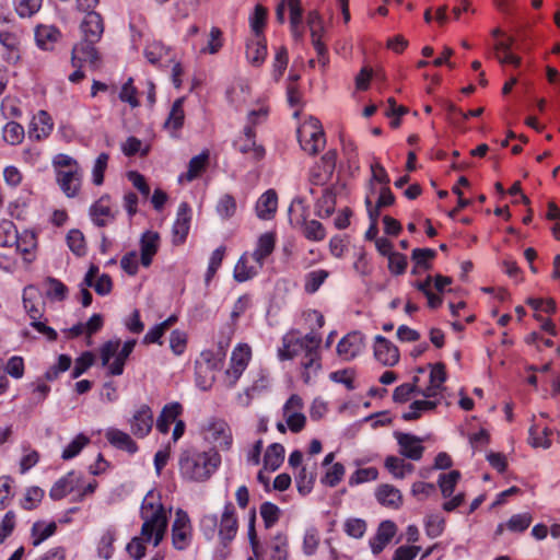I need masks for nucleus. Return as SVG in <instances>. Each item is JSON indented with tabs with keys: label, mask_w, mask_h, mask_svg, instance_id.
I'll list each match as a JSON object with an SVG mask.
<instances>
[{
	"label": "nucleus",
	"mask_w": 560,
	"mask_h": 560,
	"mask_svg": "<svg viewBox=\"0 0 560 560\" xmlns=\"http://www.w3.org/2000/svg\"><path fill=\"white\" fill-rule=\"evenodd\" d=\"M320 343L322 337L318 334L310 332L300 337L291 331L283 336L278 357L281 361L300 358L301 375L304 383L308 384L322 369Z\"/></svg>",
	"instance_id": "obj_1"
},
{
	"label": "nucleus",
	"mask_w": 560,
	"mask_h": 560,
	"mask_svg": "<svg viewBox=\"0 0 560 560\" xmlns=\"http://www.w3.org/2000/svg\"><path fill=\"white\" fill-rule=\"evenodd\" d=\"M221 465L218 450L200 451L187 447L179 453L178 471L186 482L202 483L208 481Z\"/></svg>",
	"instance_id": "obj_2"
},
{
	"label": "nucleus",
	"mask_w": 560,
	"mask_h": 560,
	"mask_svg": "<svg viewBox=\"0 0 560 560\" xmlns=\"http://www.w3.org/2000/svg\"><path fill=\"white\" fill-rule=\"evenodd\" d=\"M140 517L143 523L141 535L154 547L163 540L167 529V514L162 504L161 497L154 491H149L143 498L140 509Z\"/></svg>",
	"instance_id": "obj_3"
},
{
	"label": "nucleus",
	"mask_w": 560,
	"mask_h": 560,
	"mask_svg": "<svg viewBox=\"0 0 560 560\" xmlns=\"http://www.w3.org/2000/svg\"><path fill=\"white\" fill-rule=\"evenodd\" d=\"M298 139L301 148L308 154H317L324 149L326 139L319 119L307 118L298 129Z\"/></svg>",
	"instance_id": "obj_4"
},
{
	"label": "nucleus",
	"mask_w": 560,
	"mask_h": 560,
	"mask_svg": "<svg viewBox=\"0 0 560 560\" xmlns=\"http://www.w3.org/2000/svg\"><path fill=\"white\" fill-rule=\"evenodd\" d=\"M201 433L205 441L211 443L214 450L220 448L229 451L232 446V431L228 422L223 419H208L201 428Z\"/></svg>",
	"instance_id": "obj_5"
},
{
	"label": "nucleus",
	"mask_w": 560,
	"mask_h": 560,
	"mask_svg": "<svg viewBox=\"0 0 560 560\" xmlns=\"http://www.w3.org/2000/svg\"><path fill=\"white\" fill-rule=\"evenodd\" d=\"M120 340H109L100 348L102 366L107 369V374L118 376L124 373L126 361L129 357L118 351Z\"/></svg>",
	"instance_id": "obj_6"
},
{
	"label": "nucleus",
	"mask_w": 560,
	"mask_h": 560,
	"mask_svg": "<svg viewBox=\"0 0 560 560\" xmlns=\"http://www.w3.org/2000/svg\"><path fill=\"white\" fill-rule=\"evenodd\" d=\"M172 545L176 550H186L192 541V526L186 511L178 509L172 524Z\"/></svg>",
	"instance_id": "obj_7"
},
{
	"label": "nucleus",
	"mask_w": 560,
	"mask_h": 560,
	"mask_svg": "<svg viewBox=\"0 0 560 560\" xmlns=\"http://www.w3.org/2000/svg\"><path fill=\"white\" fill-rule=\"evenodd\" d=\"M252 357L250 347L247 345H238L232 352L231 365L225 372V383L229 388H232L245 369Z\"/></svg>",
	"instance_id": "obj_8"
},
{
	"label": "nucleus",
	"mask_w": 560,
	"mask_h": 560,
	"mask_svg": "<svg viewBox=\"0 0 560 560\" xmlns=\"http://www.w3.org/2000/svg\"><path fill=\"white\" fill-rule=\"evenodd\" d=\"M97 42L82 39L72 48L71 63L73 67H82L88 63L91 69L96 70L101 66V57L95 48Z\"/></svg>",
	"instance_id": "obj_9"
},
{
	"label": "nucleus",
	"mask_w": 560,
	"mask_h": 560,
	"mask_svg": "<svg viewBox=\"0 0 560 560\" xmlns=\"http://www.w3.org/2000/svg\"><path fill=\"white\" fill-rule=\"evenodd\" d=\"M394 435L399 446V454L402 457L416 462L422 458L424 446L421 438L404 432H395Z\"/></svg>",
	"instance_id": "obj_10"
},
{
	"label": "nucleus",
	"mask_w": 560,
	"mask_h": 560,
	"mask_svg": "<svg viewBox=\"0 0 560 560\" xmlns=\"http://www.w3.org/2000/svg\"><path fill=\"white\" fill-rule=\"evenodd\" d=\"M89 214L96 226L104 228L115 221L117 210L113 209L110 197L104 195L90 207Z\"/></svg>",
	"instance_id": "obj_11"
},
{
	"label": "nucleus",
	"mask_w": 560,
	"mask_h": 560,
	"mask_svg": "<svg viewBox=\"0 0 560 560\" xmlns=\"http://www.w3.org/2000/svg\"><path fill=\"white\" fill-rule=\"evenodd\" d=\"M191 209L187 202L178 206L176 219L172 226V243L174 245L183 244L190 229Z\"/></svg>",
	"instance_id": "obj_12"
},
{
	"label": "nucleus",
	"mask_w": 560,
	"mask_h": 560,
	"mask_svg": "<svg viewBox=\"0 0 560 560\" xmlns=\"http://www.w3.org/2000/svg\"><path fill=\"white\" fill-rule=\"evenodd\" d=\"M364 348V336L360 331H352L340 339L337 345V353L345 361H351L359 355Z\"/></svg>",
	"instance_id": "obj_13"
},
{
	"label": "nucleus",
	"mask_w": 560,
	"mask_h": 560,
	"mask_svg": "<svg viewBox=\"0 0 560 560\" xmlns=\"http://www.w3.org/2000/svg\"><path fill=\"white\" fill-rule=\"evenodd\" d=\"M374 357L384 366H394L399 361V350L392 341L377 335L374 338Z\"/></svg>",
	"instance_id": "obj_14"
},
{
	"label": "nucleus",
	"mask_w": 560,
	"mask_h": 560,
	"mask_svg": "<svg viewBox=\"0 0 560 560\" xmlns=\"http://www.w3.org/2000/svg\"><path fill=\"white\" fill-rule=\"evenodd\" d=\"M238 528L237 517L235 515L234 505L229 502L224 506V511L221 515L220 524H219V537L223 545L229 544L236 536Z\"/></svg>",
	"instance_id": "obj_15"
},
{
	"label": "nucleus",
	"mask_w": 560,
	"mask_h": 560,
	"mask_svg": "<svg viewBox=\"0 0 560 560\" xmlns=\"http://www.w3.org/2000/svg\"><path fill=\"white\" fill-rule=\"evenodd\" d=\"M130 431L137 438L147 436L153 425V412L148 405H142L129 420Z\"/></svg>",
	"instance_id": "obj_16"
},
{
	"label": "nucleus",
	"mask_w": 560,
	"mask_h": 560,
	"mask_svg": "<svg viewBox=\"0 0 560 560\" xmlns=\"http://www.w3.org/2000/svg\"><path fill=\"white\" fill-rule=\"evenodd\" d=\"M235 148L243 154L248 155L250 159L258 161L265 155V149L256 144L255 132L252 126L244 128V133L235 142Z\"/></svg>",
	"instance_id": "obj_17"
},
{
	"label": "nucleus",
	"mask_w": 560,
	"mask_h": 560,
	"mask_svg": "<svg viewBox=\"0 0 560 560\" xmlns=\"http://www.w3.org/2000/svg\"><path fill=\"white\" fill-rule=\"evenodd\" d=\"M82 476L75 471H70L66 476L58 479L49 491L52 500H60L67 494L80 489Z\"/></svg>",
	"instance_id": "obj_18"
},
{
	"label": "nucleus",
	"mask_w": 560,
	"mask_h": 560,
	"mask_svg": "<svg viewBox=\"0 0 560 560\" xmlns=\"http://www.w3.org/2000/svg\"><path fill=\"white\" fill-rule=\"evenodd\" d=\"M13 245L25 262L30 264L35 260L37 235L34 231L24 230L22 233H18V241Z\"/></svg>",
	"instance_id": "obj_19"
},
{
	"label": "nucleus",
	"mask_w": 560,
	"mask_h": 560,
	"mask_svg": "<svg viewBox=\"0 0 560 560\" xmlns=\"http://www.w3.org/2000/svg\"><path fill=\"white\" fill-rule=\"evenodd\" d=\"M335 159L334 152H327L322 156L320 163L310 172V180L313 185H324L329 180L335 170Z\"/></svg>",
	"instance_id": "obj_20"
},
{
	"label": "nucleus",
	"mask_w": 560,
	"mask_h": 560,
	"mask_svg": "<svg viewBox=\"0 0 560 560\" xmlns=\"http://www.w3.org/2000/svg\"><path fill=\"white\" fill-rule=\"evenodd\" d=\"M82 39L100 42L104 33V22L100 13L90 11L81 23Z\"/></svg>",
	"instance_id": "obj_21"
},
{
	"label": "nucleus",
	"mask_w": 560,
	"mask_h": 560,
	"mask_svg": "<svg viewBox=\"0 0 560 560\" xmlns=\"http://www.w3.org/2000/svg\"><path fill=\"white\" fill-rule=\"evenodd\" d=\"M225 352L224 347L220 343L219 351L205 350L200 353L199 359L196 360V370L198 373H212L222 366Z\"/></svg>",
	"instance_id": "obj_22"
},
{
	"label": "nucleus",
	"mask_w": 560,
	"mask_h": 560,
	"mask_svg": "<svg viewBox=\"0 0 560 560\" xmlns=\"http://www.w3.org/2000/svg\"><path fill=\"white\" fill-rule=\"evenodd\" d=\"M56 178L63 194L67 197H74L81 186L82 171L81 168L72 171L60 170L57 171Z\"/></svg>",
	"instance_id": "obj_23"
},
{
	"label": "nucleus",
	"mask_w": 560,
	"mask_h": 560,
	"mask_svg": "<svg viewBox=\"0 0 560 560\" xmlns=\"http://www.w3.org/2000/svg\"><path fill=\"white\" fill-rule=\"evenodd\" d=\"M51 117L45 110H39L32 119L28 128V138L40 141L46 139L52 131Z\"/></svg>",
	"instance_id": "obj_24"
},
{
	"label": "nucleus",
	"mask_w": 560,
	"mask_h": 560,
	"mask_svg": "<svg viewBox=\"0 0 560 560\" xmlns=\"http://www.w3.org/2000/svg\"><path fill=\"white\" fill-rule=\"evenodd\" d=\"M397 527L392 521H383L377 528V532L370 540V547L374 555H378L389 544L396 535Z\"/></svg>",
	"instance_id": "obj_25"
},
{
	"label": "nucleus",
	"mask_w": 560,
	"mask_h": 560,
	"mask_svg": "<svg viewBox=\"0 0 560 560\" xmlns=\"http://www.w3.org/2000/svg\"><path fill=\"white\" fill-rule=\"evenodd\" d=\"M23 305L31 322H35L43 317L45 304L39 300L38 291L35 287L28 285L23 290Z\"/></svg>",
	"instance_id": "obj_26"
},
{
	"label": "nucleus",
	"mask_w": 560,
	"mask_h": 560,
	"mask_svg": "<svg viewBox=\"0 0 560 560\" xmlns=\"http://www.w3.org/2000/svg\"><path fill=\"white\" fill-rule=\"evenodd\" d=\"M160 246V235L154 231H145L140 238V260L142 266L149 267Z\"/></svg>",
	"instance_id": "obj_27"
},
{
	"label": "nucleus",
	"mask_w": 560,
	"mask_h": 560,
	"mask_svg": "<svg viewBox=\"0 0 560 560\" xmlns=\"http://www.w3.org/2000/svg\"><path fill=\"white\" fill-rule=\"evenodd\" d=\"M375 498L381 505L389 509L397 510L402 505V494L393 485H380L375 490Z\"/></svg>",
	"instance_id": "obj_28"
},
{
	"label": "nucleus",
	"mask_w": 560,
	"mask_h": 560,
	"mask_svg": "<svg viewBox=\"0 0 560 560\" xmlns=\"http://www.w3.org/2000/svg\"><path fill=\"white\" fill-rule=\"evenodd\" d=\"M278 208V196L273 189L265 191L256 202V214L261 220H271Z\"/></svg>",
	"instance_id": "obj_29"
},
{
	"label": "nucleus",
	"mask_w": 560,
	"mask_h": 560,
	"mask_svg": "<svg viewBox=\"0 0 560 560\" xmlns=\"http://www.w3.org/2000/svg\"><path fill=\"white\" fill-rule=\"evenodd\" d=\"M0 44L7 50L4 59L8 62L15 63L20 60V46L21 40L16 32L2 31L0 32Z\"/></svg>",
	"instance_id": "obj_30"
},
{
	"label": "nucleus",
	"mask_w": 560,
	"mask_h": 560,
	"mask_svg": "<svg viewBox=\"0 0 560 560\" xmlns=\"http://www.w3.org/2000/svg\"><path fill=\"white\" fill-rule=\"evenodd\" d=\"M105 438L110 445L118 450L135 454L138 451L137 443L130 438V435L121 430L109 428L105 432Z\"/></svg>",
	"instance_id": "obj_31"
},
{
	"label": "nucleus",
	"mask_w": 560,
	"mask_h": 560,
	"mask_svg": "<svg viewBox=\"0 0 560 560\" xmlns=\"http://www.w3.org/2000/svg\"><path fill=\"white\" fill-rule=\"evenodd\" d=\"M252 255L244 253L234 267V279L237 282H245L254 278L262 268L258 262L249 264Z\"/></svg>",
	"instance_id": "obj_32"
},
{
	"label": "nucleus",
	"mask_w": 560,
	"mask_h": 560,
	"mask_svg": "<svg viewBox=\"0 0 560 560\" xmlns=\"http://www.w3.org/2000/svg\"><path fill=\"white\" fill-rule=\"evenodd\" d=\"M60 32L52 25H39L35 30V40L43 50H52L60 38Z\"/></svg>",
	"instance_id": "obj_33"
},
{
	"label": "nucleus",
	"mask_w": 560,
	"mask_h": 560,
	"mask_svg": "<svg viewBox=\"0 0 560 560\" xmlns=\"http://www.w3.org/2000/svg\"><path fill=\"white\" fill-rule=\"evenodd\" d=\"M276 236L271 232L264 233L257 241L256 248L252 254V258L255 262H258L261 267L265 264V259L271 255L275 249Z\"/></svg>",
	"instance_id": "obj_34"
},
{
	"label": "nucleus",
	"mask_w": 560,
	"mask_h": 560,
	"mask_svg": "<svg viewBox=\"0 0 560 560\" xmlns=\"http://www.w3.org/2000/svg\"><path fill=\"white\" fill-rule=\"evenodd\" d=\"M267 56V46L264 37H255L247 42L246 58L250 65L260 67Z\"/></svg>",
	"instance_id": "obj_35"
},
{
	"label": "nucleus",
	"mask_w": 560,
	"mask_h": 560,
	"mask_svg": "<svg viewBox=\"0 0 560 560\" xmlns=\"http://www.w3.org/2000/svg\"><path fill=\"white\" fill-rule=\"evenodd\" d=\"M182 405L179 402H171L163 407L161 415L156 420V429L163 434L170 431L171 424L182 413Z\"/></svg>",
	"instance_id": "obj_36"
},
{
	"label": "nucleus",
	"mask_w": 560,
	"mask_h": 560,
	"mask_svg": "<svg viewBox=\"0 0 560 560\" xmlns=\"http://www.w3.org/2000/svg\"><path fill=\"white\" fill-rule=\"evenodd\" d=\"M209 161V152L202 151L200 154L194 156L188 163V170L185 174L178 177L179 182H192L196 179L206 168Z\"/></svg>",
	"instance_id": "obj_37"
},
{
	"label": "nucleus",
	"mask_w": 560,
	"mask_h": 560,
	"mask_svg": "<svg viewBox=\"0 0 560 560\" xmlns=\"http://www.w3.org/2000/svg\"><path fill=\"white\" fill-rule=\"evenodd\" d=\"M284 459V447L279 443H273L267 447L264 456V465L266 469L277 470Z\"/></svg>",
	"instance_id": "obj_38"
},
{
	"label": "nucleus",
	"mask_w": 560,
	"mask_h": 560,
	"mask_svg": "<svg viewBox=\"0 0 560 560\" xmlns=\"http://www.w3.org/2000/svg\"><path fill=\"white\" fill-rule=\"evenodd\" d=\"M144 56L147 60L154 65H161L164 60H171L168 48L160 42H153L144 48Z\"/></svg>",
	"instance_id": "obj_39"
},
{
	"label": "nucleus",
	"mask_w": 560,
	"mask_h": 560,
	"mask_svg": "<svg viewBox=\"0 0 560 560\" xmlns=\"http://www.w3.org/2000/svg\"><path fill=\"white\" fill-rule=\"evenodd\" d=\"M459 479L460 472L458 470H451L439 476L438 486L443 498L447 499L453 495Z\"/></svg>",
	"instance_id": "obj_40"
},
{
	"label": "nucleus",
	"mask_w": 560,
	"mask_h": 560,
	"mask_svg": "<svg viewBox=\"0 0 560 560\" xmlns=\"http://www.w3.org/2000/svg\"><path fill=\"white\" fill-rule=\"evenodd\" d=\"M551 434L552 431L549 428H541L539 424H533L529 429V443L534 447L548 448L551 445Z\"/></svg>",
	"instance_id": "obj_41"
},
{
	"label": "nucleus",
	"mask_w": 560,
	"mask_h": 560,
	"mask_svg": "<svg viewBox=\"0 0 560 560\" xmlns=\"http://www.w3.org/2000/svg\"><path fill=\"white\" fill-rule=\"evenodd\" d=\"M184 101V97H179L173 103L168 117L165 121L166 128L178 130L183 127L185 119Z\"/></svg>",
	"instance_id": "obj_42"
},
{
	"label": "nucleus",
	"mask_w": 560,
	"mask_h": 560,
	"mask_svg": "<svg viewBox=\"0 0 560 560\" xmlns=\"http://www.w3.org/2000/svg\"><path fill=\"white\" fill-rule=\"evenodd\" d=\"M436 256V252L431 248H415L411 254V259L415 262L413 273L418 272V269L428 270L431 268V260Z\"/></svg>",
	"instance_id": "obj_43"
},
{
	"label": "nucleus",
	"mask_w": 560,
	"mask_h": 560,
	"mask_svg": "<svg viewBox=\"0 0 560 560\" xmlns=\"http://www.w3.org/2000/svg\"><path fill=\"white\" fill-rule=\"evenodd\" d=\"M57 530L55 522L45 524L44 522H35L32 526L33 546H39L44 540L52 536Z\"/></svg>",
	"instance_id": "obj_44"
},
{
	"label": "nucleus",
	"mask_w": 560,
	"mask_h": 560,
	"mask_svg": "<svg viewBox=\"0 0 560 560\" xmlns=\"http://www.w3.org/2000/svg\"><path fill=\"white\" fill-rule=\"evenodd\" d=\"M438 404L434 400H415L409 406V410L402 415V419L406 421L417 420L423 412L435 409Z\"/></svg>",
	"instance_id": "obj_45"
},
{
	"label": "nucleus",
	"mask_w": 560,
	"mask_h": 560,
	"mask_svg": "<svg viewBox=\"0 0 560 560\" xmlns=\"http://www.w3.org/2000/svg\"><path fill=\"white\" fill-rule=\"evenodd\" d=\"M3 140L11 144L15 145L23 141L25 132L22 125L15 122V121H9L3 127L2 130Z\"/></svg>",
	"instance_id": "obj_46"
},
{
	"label": "nucleus",
	"mask_w": 560,
	"mask_h": 560,
	"mask_svg": "<svg viewBox=\"0 0 560 560\" xmlns=\"http://www.w3.org/2000/svg\"><path fill=\"white\" fill-rule=\"evenodd\" d=\"M336 197L331 191L326 190L316 203V215L328 218L335 211Z\"/></svg>",
	"instance_id": "obj_47"
},
{
	"label": "nucleus",
	"mask_w": 560,
	"mask_h": 560,
	"mask_svg": "<svg viewBox=\"0 0 560 560\" xmlns=\"http://www.w3.org/2000/svg\"><path fill=\"white\" fill-rule=\"evenodd\" d=\"M116 539V532L113 528H108L102 535L98 546L97 552L98 556L108 560L114 553V541Z\"/></svg>",
	"instance_id": "obj_48"
},
{
	"label": "nucleus",
	"mask_w": 560,
	"mask_h": 560,
	"mask_svg": "<svg viewBox=\"0 0 560 560\" xmlns=\"http://www.w3.org/2000/svg\"><path fill=\"white\" fill-rule=\"evenodd\" d=\"M18 241V230L12 221H0V246L11 247Z\"/></svg>",
	"instance_id": "obj_49"
},
{
	"label": "nucleus",
	"mask_w": 560,
	"mask_h": 560,
	"mask_svg": "<svg viewBox=\"0 0 560 560\" xmlns=\"http://www.w3.org/2000/svg\"><path fill=\"white\" fill-rule=\"evenodd\" d=\"M328 271L318 269L305 276L304 289L307 293H315L328 277Z\"/></svg>",
	"instance_id": "obj_50"
},
{
	"label": "nucleus",
	"mask_w": 560,
	"mask_h": 560,
	"mask_svg": "<svg viewBox=\"0 0 560 560\" xmlns=\"http://www.w3.org/2000/svg\"><path fill=\"white\" fill-rule=\"evenodd\" d=\"M303 234L310 241L319 242L325 238L326 231L319 221L310 220L303 223Z\"/></svg>",
	"instance_id": "obj_51"
},
{
	"label": "nucleus",
	"mask_w": 560,
	"mask_h": 560,
	"mask_svg": "<svg viewBox=\"0 0 560 560\" xmlns=\"http://www.w3.org/2000/svg\"><path fill=\"white\" fill-rule=\"evenodd\" d=\"M67 244L77 256H83L86 252L84 235L79 230H71L67 235Z\"/></svg>",
	"instance_id": "obj_52"
},
{
	"label": "nucleus",
	"mask_w": 560,
	"mask_h": 560,
	"mask_svg": "<svg viewBox=\"0 0 560 560\" xmlns=\"http://www.w3.org/2000/svg\"><path fill=\"white\" fill-rule=\"evenodd\" d=\"M217 212L224 220L232 218L236 212L234 197L229 194L223 195L217 203Z\"/></svg>",
	"instance_id": "obj_53"
},
{
	"label": "nucleus",
	"mask_w": 560,
	"mask_h": 560,
	"mask_svg": "<svg viewBox=\"0 0 560 560\" xmlns=\"http://www.w3.org/2000/svg\"><path fill=\"white\" fill-rule=\"evenodd\" d=\"M260 515L265 527L270 528L279 521L280 509L271 502H264L260 505Z\"/></svg>",
	"instance_id": "obj_54"
},
{
	"label": "nucleus",
	"mask_w": 560,
	"mask_h": 560,
	"mask_svg": "<svg viewBox=\"0 0 560 560\" xmlns=\"http://www.w3.org/2000/svg\"><path fill=\"white\" fill-rule=\"evenodd\" d=\"M424 525L427 535L436 538L445 528V520L439 514H431L427 516Z\"/></svg>",
	"instance_id": "obj_55"
},
{
	"label": "nucleus",
	"mask_w": 560,
	"mask_h": 560,
	"mask_svg": "<svg viewBox=\"0 0 560 560\" xmlns=\"http://www.w3.org/2000/svg\"><path fill=\"white\" fill-rule=\"evenodd\" d=\"M346 534L352 538H362L366 532V522L362 518L351 517L343 524Z\"/></svg>",
	"instance_id": "obj_56"
},
{
	"label": "nucleus",
	"mask_w": 560,
	"mask_h": 560,
	"mask_svg": "<svg viewBox=\"0 0 560 560\" xmlns=\"http://www.w3.org/2000/svg\"><path fill=\"white\" fill-rule=\"evenodd\" d=\"M16 13L21 18H30L42 7V0H14Z\"/></svg>",
	"instance_id": "obj_57"
},
{
	"label": "nucleus",
	"mask_w": 560,
	"mask_h": 560,
	"mask_svg": "<svg viewBox=\"0 0 560 560\" xmlns=\"http://www.w3.org/2000/svg\"><path fill=\"white\" fill-rule=\"evenodd\" d=\"M94 363V354L90 351L83 352L79 358L74 361V366L71 372L72 378H78L81 376L86 370H89Z\"/></svg>",
	"instance_id": "obj_58"
},
{
	"label": "nucleus",
	"mask_w": 560,
	"mask_h": 560,
	"mask_svg": "<svg viewBox=\"0 0 560 560\" xmlns=\"http://www.w3.org/2000/svg\"><path fill=\"white\" fill-rule=\"evenodd\" d=\"M319 534L314 527L306 529L303 538V552L306 556H313L319 546Z\"/></svg>",
	"instance_id": "obj_59"
},
{
	"label": "nucleus",
	"mask_w": 560,
	"mask_h": 560,
	"mask_svg": "<svg viewBox=\"0 0 560 560\" xmlns=\"http://www.w3.org/2000/svg\"><path fill=\"white\" fill-rule=\"evenodd\" d=\"M46 287H47L46 294L48 298L55 299L58 301H62L66 299V295L68 292L67 287L58 279H55L51 277L47 278Z\"/></svg>",
	"instance_id": "obj_60"
},
{
	"label": "nucleus",
	"mask_w": 560,
	"mask_h": 560,
	"mask_svg": "<svg viewBox=\"0 0 560 560\" xmlns=\"http://www.w3.org/2000/svg\"><path fill=\"white\" fill-rule=\"evenodd\" d=\"M267 11L261 5H256L253 16L250 18V27L255 37H264L262 31L266 24Z\"/></svg>",
	"instance_id": "obj_61"
},
{
	"label": "nucleus",
	"mask_w": 560,
	"mask_h": 560,
	"mask_svg": "<svg viewBox=\"0 0 560 560\" xmlns=\"http://www.w3.org/2000/svg\"><path fill=\"white\" fill-rule=\"evenodd\" d=\"M532 521L533 517L529 513L515 514L508 521L506 527L511 532L521 533L529 527Z\"/></svg>",
	"instance_id": "obj_62"
},
{
	"label": "nucleus",
	"mask_w": 560,
	"mask_h": 560,
	"mask_svg": "<svg viewBox=\"0 0 560 560\" xmlns=\"http://www.w3.org/2000/svg\"><path fill=\"white\" fill-rule=\"evenodd\" d=\"M271 560H288V538L278 534L273 538Z\"/></svg>",
	"instance_id": "obj_63"
},
{
	"label": "nucleus",
	"mask_w": 560,
	"mask_h": 560,
	"mask_svg": "<svg viewBox=\"0 0 560 560\" xmlns=\"http://www.w3.org/2000/svg\"><path fill=\"white\" fill-rule=\"evenodd\" d=\"M89 443V439L83 434H79L75 439L65 447L61 457L66 460L75 457L82 448Z\"/></svg>",
	"instance_id": "obj_64"
}]
</instances>
